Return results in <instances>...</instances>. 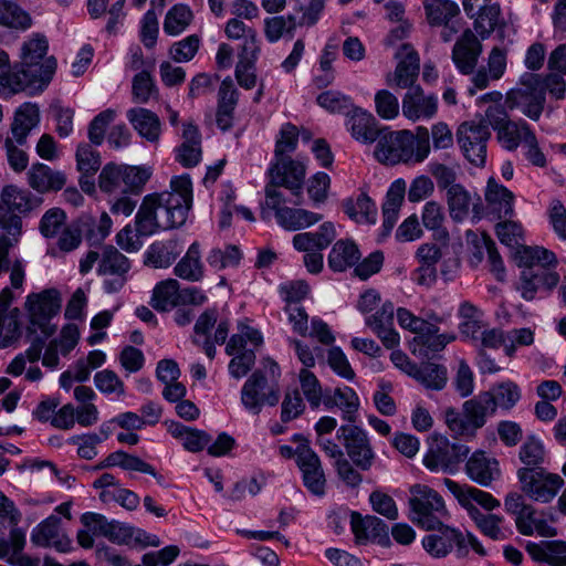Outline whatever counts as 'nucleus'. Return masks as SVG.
I'll return each instance as SVG.
<instances>
[{
  "instance_id": "obj_1",
  "label": "nucleus",
  "mask_w": 566,
  "mask_h": 566,
  "mask_svg": "<svg viewBox=\"0 0 566 566\" xmlns=\"http://www.w3.org/2000/svg\"><path fill=\"white\" fill-rule=\"evenodd\" d=\"M171 191L146 196L136 213L135 228L139 235L172 229L186 222L192 202V185L188 176L176 177Z\"/></svg>"
},
{
  "instance_id": "obj_2",
  "label": "nucleus",
  "mask_w": 566,
  "mask_h": 566,
  "mask_svg": "<svg viewBox=\"0 0 566 566\" xmlns=\"http://www.w3.org/2000/svg\"><path fill=\"white\" fill-rule=\"evenodd\" d=\"M49 43L45 35L35 33L21 49V73L23 80L14 82L15 91L42 90L49 84L56 70V60L45 57Z\"/></svg>"
},
{
  "instance_id": "obj_3",
  "label": "nucleus",
  "mask_w": 566,
  "mask_h": 566,
  "mask_svg": "<svg viewBox=\"0 0 566 566\" xmlns=\"http://www.w3.org/2000/svg\"><path fill=\"white\" fill-rule=\"evenodd\" d=\"M32 209L30 193L13 185L6 186L1 192L0 228L9 235L0 237V273L9 270V249L18 242L21 233L22 220L14 212L24 213Z\"/></svg>"
},
{
  "instance_id": "obj_4",
  "label": "nucleus",
  "mask_w": 566,
  "mask_h": 566,
  "mask_svg": "<svg viewBox=\"0 0 566 566\" xmlns=\"http://www.w3.org/2000/svg\"><path fill=\"white\" fill-rule=\"evenodd\" d=\"M494 413V403L489 391H482L465 400L461 410L453 407L447 408L444 422L454 436L473 438L486 423L488 417Z\"/></svg>"
},
{
  "instance_id": "obj_5",
  "label": "nucleus",
  "mask_w": 566,
  "mask_h": 566,
  "mask_svg": "<svg viewBox=\"0 0 566 566\" xmlns=\"http://www.w3.org/2000/svg\"><path fill=\"white\" fill-rule=\"evenodd\" d=\"M505 103L510 109L521 108L525 116L538 120L546 103L542 76L524 73L520 78V87L507 92Z\"/></svg>"
},
{
  "instance_id": "obj_6",
  "label": "nucleus",
  "mask_w": 566,
  "mask_h": 566,
  "mask_svg": "<svg viewBox=\"0 0 566 566\" xmlns=\"http://www.w3.org/2000/svg\"><path fill=\"white\" fill-rule=\"evenodd\" d=\"M410 493L411 521L427 531L439 527L441 517L447 514L444 502L439 493L420 484L411 486Z\"/></svg>"
},
{
  "instance_id": "obj_7",
  "label": "nucleus",
  "mask_w": 566,
  "mask_h": 566,
  "mask_svg": "<svg viewBox=\"0 0 566 566\" xmlns=\"http://www.w3.org/2000/svg\"><path fill=\"white\" fill-rule=\"evenodd\" d=\"M506 512L515 516V526L524 536L537 534L542 537H554L557 530L552 526L544 513H538L531 504L525 503L518 493H509L504 500Z\"/></svg>"
},
{
  "instance_id": "obj_8",
  "label": "nucleus",
  "mask_w": 566,
  "mask_h": 566,
  "mask_svg": "<svg viewBox=\"0 0 566 566\" xmlns=\"http://www.w3.org/2000/svg\"><path fill=\"white\" fill-rule=\"evenodd\" d=\"M336 437L342 441L348 458L357 469L361 471L371 469L376 453L365 430L354 424H343L337 429Z\"/></svg>"
},
{
  "instance_id": "obj_9",
  "label": "nucleus",
  "mask_w": 566,
  "mask_h": 566,
  "mask_svg": "<svg viewBox=\"0 0 566 566\" xmlns=\"http://www.w3.org/2000/svg\"><path fill=\"white\" fill-rule=\"evenodd\" d=\"M517 476L522 491L542 503L553 500L564 483L558 474L548 473L543 468H521Z\"/></svg>"
},
{
  "instance_id": "obj_10",
  "label": "nucleus",
  "mask_w": 566,
  "mask_h": 566,
  "mask_svg": "<svg viewBox=\"0 0 566 566\" xmlns=\"http://www.w3.org/2000/svg\"><path fill=\"white\" fill-rule=\"evenodd\" d=\"M375 157L386 165L415 160L413 134L408 130L392 133L384 129L377 138Z\"/></svg>"
},
{
  "instance_id": "obj_11",
  "label": "nucleus",
  "mask_w": 566,
  "mask_h": 566,
  "mask_svg": "<svg viewBox=\"0 0 566 566\" xmlns=\"http://www.w3.org/2000/svg\"><path fill=\"white\" fill-rule=\"evenodd\" d=\"M469 447L451 443L446 437H436L423 459L424 465L431 471L454 473L458 465L469 454Z\"/></svg>"
},
{
  "instance_id": "obj_12",
  "label": "nucleus",
  "mask_w": 566,
  "mask_h": 566,
  "mask_svg": "<svg viewBox=\"0 0 566 566\" xmlns=\"http://www.w3.org/2000/svg\"><path fill=\"white\" fill-rule=\"evenodd\" d=\"M279 400L277 385H269L262 370H255L247 379L241 390V402L253 415H259L264 405L275 406Z\"/></svg>"
},
{
  "instance_id": "obj_13",
  "label": "nucleus",
  "mask_w": 566,
  "mask_h": 566,
  "mask_svg": "<svg viewBox=\"0 0 566 566\" xmlns=\"http://www.w3.org/2000/svg\"><path fill=\"white\" fill-rule=\"evenodd\" d=\"M491 132L482 120L464 122L457 130V140L465 158L475 166H483L486 157V143Z\"/></svg>"
},
{
  "instance_id": "obj_14",
  "label": "nucleus",
  "mask_w": 566,
  "mask_h": 566,
  "mask_svg": "<svg viewBox=\"0 0 566 566\" xmlns=\"http://www.w3.org/2000/svg\"><path fill=\"white\" fill-rule=\"evenodd\" d=\"M81 522L88 527L94 535H102L115 544H128L133 537L142 542L146 533L135 530L133 526L118 521H108L104 515L87 512L81 516Z\"/></svg>"
},
{
  "instance_id": "obj_15",
  "label": "nucleus",
  "mask_w": 566,
  "mask_h": 566,
  "mask_svg": "<svg viewBox=\"0 0 566 566\" xmlns=\"http://www.w3.org/2000/svg\"><path fill=\"white\" fill-rule=\"evenodd\" d=\"M305 174V165L292 157L274 159L269 168L270 178L297 198L302 197Z\"/></svg>"
},
{
  "instance_id": "obj_16",
  "label": "nucleus",
  "mask_w": 566,
  "mask_h": 566,
  "mask_svg": "<svg viewBox=\"0 0 566 566\" xmlns=\"http://www.w3.org/2000/svg\"><path fill=\"white\" fill-rule=\"evenodd\" d=\"M395 56L399 62L394 73L387 75L388 85L406 88L407 91L409 87H417L416 82L420 71L418 53L411 45L403 43L400 45Z\"/></svg>"
},
{
  "instance_id": "obj_17",
  "label": "nucleus",
  "mask_w": 566,
  "mask_h": 566,
  "mask_svg": "<svg viewBox=\"0 0 566 566\" xmlns=\"http://www.w3.org/2000/svg\"><path fill=\"white\" fill-rule=\"evenodd\" d=\"M440 534H430L423 537L422 546L432 557L441 558L447 556L453 548L457 547L459 557L465 556L467 539L463 533L455 528L444 526L442 523L439 527Z\"/></svg>"
},
{
  "instance_id": "obj_18",
  "label": "nucleus",
  "mask_w": 566,
  "mask_h": 566,
  "mask_svg": "<svg viewBox=\"0 0 566 566\" xmlns=\"http://www.w3.org/2000/svg\"><path fill=\"white\" fill-rule=\"evenodd\" d=\"M61 517L50 515L38 524L31 533V542L40 547H54L60 553L72 549L71 539L61 531Z\"/></svg>"
},
{
  "instance_id": "obj_19",
  "label": "nucleus",
  "mask_w": 566,
  "mask_h": 566,
  "mask_svg": "<svg viewBox=\"0 0 566 566\" xmlns=\"http://www.w3.org/2000/svg\"><path fill=\"white\" fill-rule=\"evenodd\" d=\"M482 44L471 29H465L452 49V61L462 74L473 73Z\"/></svg>"
},
{
  "instance_id": "obj_20",
  "label": "nucleus",
  "mask_w": 566,
  "mask_h": 566,
  "mask_svg": "<svg viewBox=\"0 0 566 566\" xmlns=\"http://www.w3.org/2000/svg\"><path fill=\"white\" fill-rule=\"evenodd\" d=\"M402 115L412 122L432 118L438 109L434 95H426L420 86L409 87L402 97Z\"/></svg>"
},
{
  "instance_id": "obj_21",
  "label": "nucleus",
  "mask_w": 566,
  "mask_h": 566,
  "mask_svg": "<svg viewBox=\"0 0 566 566\" xmlns=\"http://www.w3.org/2000/svg\"><path fill=\"white\" fill-rule=\"evenodd\" d=\"M296 464L302 472L307 490L314 495H324L326 480L317 453L313 449H301Z\"/></svg>"
},
{
  "instance_id": "obj_22",
  "label": "nucleus",
  "mask_w": 566,
  "mask_h": 566,
  "mask_svg": "<svg viewBox=\"0 0 566 566\" xmlns=\"http://www.w3.org/2000/svg\"><path fill=\"white\" fill-rule=\"evenodd\" d=\"M350 517L352 531L357 544H366L369 541L379 544L389 543L388 526L379 517L373 515L361 517L356 512H353Z\"/></svg>"
},
{
  "instance_id": "obj_23",
  "label": "nucleus",
  "mask_w": 566,
  "mask_h": 566,
  "mask_svg": "<svg viewBox=\"0 0 566 566\" xmlns=\"http://www.w3.org/2000/svg\"><path fill=\"white\" fill-rule=\"evenodd\" d=\"M443 484L454 495L459 504L464 507L469 515H471V507L478 509L474 503H478L483 509L492 511L500 506V501L492 494L469 485H461L451 479H443Z\"/></svg>"
},
{
  "instance_id": "obj_24",
  "label": "nucleus",
  "mask_w": 566,
  "mask_h": 566,
  "mask_svg": "<svg viewBox=\"0 0 566 566\" xmlns=\"http://www.w3.org/2000/svg\"><path fill=\"white\" fill-rule=\"evenodd\" d=\"M24 306L30 318H53L62 307L61 293L53 287L31 293L27 296Z\"/></svg>"
},
{
  "instance_id": "obj_25",
  "label": "nucleus",
  "mask_w": 566,
  "mask_h": 566,
  "mask_svg": "<svg viewBox=\"0 0 566 566\" xmlns=\"http://www.w3.org/2000/svg\"><path fill=\"white\" fill-rule=\"evenodd\" d=\"M465 473L481 486H490L501 475L499 462L494 458L486 457L483 451H475L465 463Z\"/></svg>"
},
{
  "instance_id": "obj_26",
  "label": "nucleus",
  "mask_w": 566,
  "mask_h": 566,
  "mask_svg": "<svg viewBox=\"0 0 566 566\" xmlns=\"http://www.w3.org/2000/svg\"><path fill=\"white\" fill-rule=\"evenodd\" d=\"M400 325L416 334L415 342L433 352L443 349L447 344L454 339V335L438 334L439 328L430 321H400Z\"/></svg>"
},
{
  "instance_id": "obj_27",
  "label": "nucleus",
  "mask_w": 566,
  "mask_h": 566,
  "mask_svg": "<svg viewBox=\"0 0 566 566\" xmlns=\"http://www.w3.org/2000/svg\"><path fill=\"white\" fill-rule=\"evenodd\" d=\"M446 197L449 214L453 221H463L469 216L471 206L475 217L478 219L480 218V211L482 208L481 199L478 197L476 200L479 202H474L472 195L462 185L450 187Z\"/></svg>"
},
{
  "instance_id": "obj_28",
  "label": "nucleus",
  "mask_w": 566,
  "mask_h": 566,
  "mask_svg": "<svg viewBox=\"0 0 566 566\" xmlns=\"http://www.w3.org/2000/svg\"><path fill=\"white\" fill-rule=\"evenodd\" d=\"M336 238V229L333 222H324L316 232H302L293 237V247L301 252H322Z\"/></svg>"
},
{
  "instance_id": "obj_29",
  "label": "nucleus",
  "mask_w": 566,
  "mask_h": 566,
  "mask_svg": "<svg viewBox=\"0 0 566 566\" xmlns=\"http://www.w3.org/2000/svg\"><path fill=\"white\" fill-rule=\"evenodd\" d=\"M55 331L56 325L51 324V321H28L25 325V337L31 345L25 350L24 358L27 357L31 363L38 361L46 340Z\"/></svg>"
},
{
  "instance_id": "obj_30",
  "label": "nucleus",
  "mask_w": 566,
  "mask_h": 566,
  "mask_svg": "<svg viewBox=\"0 0 566 566\" xmlns=\"http://www.w3.org/2000/svg\"><path fill=\"white\" fill-rule=\"evenodd\" d=\"M127 119L143 138L150 143L159 139L161 123L156 113L144 107H134L127 111Z\"/></svg>"
},
{
  "instance_id": "obj_31",
  "label": "nucleus",
  "mask_w": 566,
  "mask_h": 566,
  "mask_svg": "<svg viewBox=\"0 0 566 566\" xmlns=\"http://www.w3.org/2000/svg\"><path fill=\"white\" fill-rule=\"evenodd\" d=\"M361 254L357 244L350 239H340L332 247L327 263L332 271L344 272L356 265Z\"/></svg>"
},
{
  "instance_id": "obj_32",
  "label": "nucleus",
  "mask_w": 566,
  "mask_h": 566,
  "mask_svg": "<svg viewBox=\"0 0 566 566\" xmlns=\"http://www.w3.org/2000/svg\"><path fill=\"white\" fill-rule=\"evenodd\" d=\"M323 403L327 409L339 408L344 412L345 420L354 421L353 415L359 408V398L353 388L345 386L325 390Z\"/></svg>"
},
{
  "instance_id": "obj_33",
  "label": "nucleus",
  "mask_w": 566,
  "mask_h": 566,
  "mask_svg": "<svg viewBox=\"0 0 566 566\" xmlns=\"http://www.w3.org/2000/svg\"><path fill=\"white\" fill-rule=\"evenodd\" d=\"M348 126L352 132V136L361 143L371 144L381 134L384 129L377 127L376 118L359 108L354 109L353 115L348 120Z\"/></svg>"
},
{
  "instance_id": "obj_34",
  "label": "nucleus",
  "mask_w": 566,
  "mask_h": 566,
  "mask_svg": "<svg viewBox=\"0 0 566 566\" xmlns=\"http://www.w3.org/2000/svg\"><path fill=\"white\" fill-rule=\"evenodd\" d=\"M513 193L504 186L497 184L493 178L488 181L485 200L491 211L499 219L510 217L513 213Z\"/></svg>"
},
{
  "instance_id": "obj_35",
  "label": "nucleus",
  "mask_w": 566,
  "mask_h": 566,
  "mask_svg": "<svg viewBox=\"0 0 566 566\" xmlns=\"http://www.w3.org/2000/svg\"><path fill=\"white\" fill-rule=\"evenodd\" d=\"M29 185L39 192L60 190L65 185V177L59 171H53L44 164H36L28 172Z\"/></svg>"
},
{
  "instance_id": "obj_36",
  "label": "nucleus",
  "mask_w": 566,
  "mask_h": 566,
  "mask_svg": "<svg viewBox=\"0 0 566 566\" xmlns=\"http://www.w3.org/2000/svg\"><path fill=\"white\" fill-rule=\"evenodd\" d=\"M182 250V245L175 239L154 242L146 252L145 263L156 269L168 268Z\"/></svg>"
},
{
  "instance_id": "obj_37",
  "label": "nucleus",
  "mask_w": 566,
  "mask_h": 566,
  "mask_svg": "<svg viewBox=\"0 0 566 566\" xmlns=\"http://www.w3.org/2000/svg\"><path fill=\"white\" fill-rule=\"evenodd\" d=\"M514 260L524 270H537L538 268L551 266L557 263L555 254L541 247L522 245L516 250Z\"/></svg>"
},
{
  "instance_id": "obj_38",
  "label": "nucleus",
  "mask_w": 566,
  "mask_h": 566,
  "mask_svg": "<svg viewBox=\"0 0 566 566\" xmlns=\"http://www.w3.org/2000/svg\"><path fill=\"white\" fill-rule=\"evenodd\" d=\"M421 219L423 227L432 231L433 239L441 245H447L450 237L448 230L443 227L446 217L442 206L433 200L426 202Z\"/></svg>"
},
{
  "instance_id": "obj_39",
  "label": "nucleus",
  "mask_w": 566,
  "mask_h": 566,
  "mask_svg": "<svg viewBox=\"0 0 566 566\" xmlns=\"http://www.w3.org/2000/svg\"><path fill=\"white\" fill-rule=\"evenodd\" d=\"M40 120V112L35 104L25 103L15 112L12 123V134L17 143L23 145L28 134Z\"/></svg>"
},
{
  "instance_id": "obj_40",
  "label": "nucleus",
  "mask_w": 566,
  "mask_h": 566,
  "mask_svg": "<svg viewBox=\"0 0 566 566\" xmlns=\"http://www.w3.org/2000/svg\"><path fill=\"white\" fill-rule=\"evenodd\" d=\"M322 218V214L305 209H294L289 207L281 209L276 213L277 223L289 231L308 228L321 221Z\"/></svg>"
},
{
  "instance_id": "obj_41",
  "label": "nucleus",
  "mask_w": 566,
  "mask_h": 566,
  "mask_svg": "<svg viewBox=\"0 0 566 566\" xmlns=\"http://www.w3.org/2000/svg\"><path fill=\"white\" fill-rule=\"evenodd\" d=\"M180 286L175 279L159 282L153 291L151 306L159 312H167L179 306Z\"/></svg>"
},
{
  "instance_id": "obj_42",
  "label": "nucleus",
  "mask_w": 566,
  "mask_h": 566,
  "mask_svg": "<svg viewBox=\"0 0 566 566\" xmlns=\"http://www.w3.org/2000/svg\"><path fill=\"white\" fill-rule=\"evenodd\" d=\"M169 432L181 440L184 448L190 452H199L211 441V437L203 430L190 428L179 422H172Z\"/></svg>"
},
{
  "instance_id": "obj_43",
  "label": "nucleus",
  "mask_w": 566,
  "mask_h": 566,
  "mask_svg": "<svg viewBox=\"0 0 566 566\" xmlns=\"http://www.w3.org/2000/svg\"><path fill=\"white\" fill-rule=\"evenodd\" d=\"M130 269L129 260L113 245L102 248L101 260L98 263L99 274H109L123 276Z\"/></svg>"
},
{
  "instance_id": "obj_44",
  "label": "nucleus",
  "mask_w": 566,
  "mask_h": 566,
  "mask_svg": "<svg viewBox=\"0 0 566 566\" xmlns=\"http://www.w3.org/2000/svg\"><path fill=\"white\" fill-rule=\"evenodd\" d=\"M426 17L430 25H441L454 20L460 14L459 6L451 0H426Z\"/></svg>"
},
{
  "instance_id": "obj_45",
  "label": "nucleus",
  "mask_w": 566,
  "mask_h": 566,
  "mask_svg": "<svg viewBox=\"0 0 566 566\" xmlns=\"http://www.w3.org/2000/svg\"><path fill=\"white\" fill-rule=\"evenodd\" d=\"M345 213L356 222L374 224L376 222L377 209L374 201L361 192L356 200L347 199L344 201Z\"/></svg>"
},
{
  "instance_id": "obj_46",
  "label": "nucleus",
  "mask_w": 566,
  "mask_h": 566,
  "mask_svg": "<svg viewBox=\"0 0 566 566\" xmlns=\"http://www.w3.org/2000/svg\"><path fill=\"white\" fill-rule=\"evenodd\" d=\"M174 272L180 279L190 282H197L203 276L200 249L197 242L189 247L186 255L175 266Z\"/></svg>"
},
{
  "instance_id": "obj_47",
  "label": "nucleus",
  "mask_w": 566,
  "mask_h": 566,
  "mask_svg": "<svg viewBox=\"0 0 566 566\" xmlns=\"http://www.w3.org/2000/svg\"><path fill=\"white\" fill-rule=\"evenodd\" d=\"M526 132L532 130L525 120H510L496 130V138L502 147L512 151L526 139Z\"/></svg>"
},
{
  "instance_id": "obj_48",
  "label": "nucleus",
  "mask_w": 566,
  "mask_h": 566,
  "mask_svg": "<svg viewBox=\"0 0 566 566\" xmlns=\"http://www.w3.org/2000/svg\"><path fill=\"white\" fill-rule=\"evenodd\" d=\"M298 381L302 394L312 409H317L324 400V391L318 378L307 368L298 371Z\"/></svg>"
},
{
  "instance_id": "obj_49",
  "label": "nucleus",
  "mask_w": 566,
  "mask_h": 566,
  "mask_svg": "<svg viewBox=\"0 0 566 566\" xmlns=\"http://www.w3.org/2000/svg\"><path fill=\"white\" fill-rule=\"evenodd\" d=\"M297 27L295 15H276L264 20V34L269 42H277L284 34L291 38Z\"/></svg>"
},
{
  "instance_id": "obj_50",
  "label": "nucleus",
  "mask_w": 566,
  "mask_h": 566,
  "mask_svg": "<svg viewBox=\"0 0 566 566\" xmlns=\"http://www.w3.org/2000/svg\"><path fill=\"white\" fill-rule=\"evenodd\" d=\"M474 18V30L482 40L490 36L501 22V9L497 3L486 6L481 11H476Z\"/></svg>"
},
{
  "instance_id": "obj_51",
  "label": "nucleus",
  "mask_w": 566,
  "mask_h": 566,
  "mask_svg": "<svg viewBox=\"0 0 566 566\" xmlns=\"http://www.w3.org/2000/svg\"><path fill=\"white\" fill-rule=\"evenodd\" d=\"M247 343H251L254 347L263 344V336L261 332L245 323H240L238 333L231 336L227 344L226 352L228 355H233L235 352L244 348Z\"/></svg>"
},
{
  "instance_id": "obj_52",
  "label": "nucleus",
  "mask_w": 566,
  "mask_h": 566,
  "mask_svg": "<svg viewBox=\"0 0 566 566\" xmlns=\"http://www.w3.org/2000/svg\"><path fill=\"white\" fill-rule=\"evenodd\" d=\"M0 24L14 29H27L31 25V18L17 3L0 0Z\"/></svg>"
},
{
  "instance_id": "obj_53",
  "label": "nucleus",
  "mask_w": 566,
  "mask_h": 566,
  "mask_svg": "<svg viewBox=\"0 0 566 566\" xmlns=\"http://www.w3.org/2000/svg\"><path fill=\"white\" fill-rule=\"evenodd\" d=\"M293 331L301 336L316 338L324 345H331L335 337L324 321H294Z\"/></svg>"
},
{
  "instance_id": "obj_54",
  "label": "nucleus",
  "mask_w": 566,
  "mask_h": 566,
  "mask_svg": "<svg viewBox=\"0 0 566 566\" xmlns=\"http://www.w3.org/2000/svg\"><path fill=\"white\" fill-rule=\"evenodd\" d=\"M489 395L491 396L494 403V412L496 411L497 407L510 410L521 398V392L517 385L512 381L502 382L495 386L492 390L489 391Z\"/></svg>"
},
{
  "instance_id": "obj_55",
  "label": "nucleus",
  "mask_w": 566,
  "mask_h": 566,
  "mask_svg": "<svg viewBox=\"0 0 566 566\" xmlns=\"http://www.w3.org/2000/svg\"><path fill=\"white\" fill-rule=\"evenodd\" d=\"M191 20V10L187 6L177 4L167 12L164 31L170 35H177L190 24Z\"/></svg>"
},
{
  "instance_id": "obj_56",
  "label": "nucleus",
  "mask_w": 566,
  "mask_h": 566,
  "mask_svg": "<svg viewBox=\"0 0 566 566\" xmlns=\"http://www.w3.org/2000/svg\"><path fill=\"white\" fill-rule=\"evenodd\" d=\"M470 517L474 521L479 530L494 541L504 539V533L500 527L502 517L495 514H484L479 509L471 507Z\"/></svg>"
},
{
  "instance_id": "obj_57",
  "label": "nucleus",
  "mask_w": 566,
  "mask_h": 566,
  "mask_svg": "<svg viewBox=\"0 0 566 566\" xmlns=\"http://www.w3.org/2000/svg\"><path fill=\"white\" fill-rule=\"evenodd\" d=\"M132 95L133 99L139 104L148 103L150 98L158 97L157 87L148 72L142 71L134 76Z\"/></svg>"
},
{
  "instance_id": "obj_58",
  "label": "nucleus",
  "mask_w": 566,
  "mask_h": 566,
  "mask_svg": "<svg viewBox=\"0 0 566 566\" xmlns=\"http://www.w3.org/2000/svg\"><path fill=\"white\" fill-rule=\"evenodd\" d=\"M447 368L442 365L426 363L421 365V371L418 381L426 388L441 390L447 384Z\"/></svg>"
},
{
  "instance_id": "obj_59",
  "label": "nucleus",
  "mask_w": 566,
  "mask_h": 566,
  "mask_svg": "<svg viewBox=\"0 0 566 566\" xmlns=\"http://www.w3.org/2000/svg\"><path fill=\"white\" fill-rule=\"evenodd\" d=\"M297 143V127L290 123L284 124L275 143L274 159L291 157V153L296 149Z\"/></svg>"
},
{
  "instance_id": "obj_60",
  "label": "nucleus",
  "mask_w": 566,
  "mask_h": 566,
  "mask_svg": "<svg viewBox=\"0 0 566 566\" xmlns=\"http://www.w3.org/2000/svg\"><path fill=\"white\" fill-rule=\"evenodd\" d=\"M217 321H197L195 327H193V337L192 342L198 345L202 346L206 355L213 359L216 356V347L214 342L211 340V331L214 329V324Z\"/></svg>"
},
{
  "instance_id": "obj_61",
  "label": "nucleus",
  "mask_w": 566,
  "mask_h": 566,
  "mask_svg": "<svg viewBox=\"0 0 566 566\" xmlns=\"http://www.w3.org/2000/svg\"><path fill=\"white\" fill-rule=\"evenodd\" d=\"M545 451L542 442L534 438L525 441L520 449V460L525 464L524 468H542Z\"/></svg>"
},
{
  "instance_id": "obj_62",
  "label": "nucleus",
  "mask_w": 566,
  "mask_h": 566,
  "mask_svg": "<svg viewBox=\"0 0 566 566\" xmlns=\"http://www.w3.org/2000/svg\"><path fill=\"white\" fill-rule=\"evenodd\" d=\"M492 327L485 321H463L459 325L460 335L464 340L471 342L478 348L486 338Z\"/></svg>"
},
{
  "instance_id": "obj_63",
  "label": "nucleus",
  "mask_w": 566,
  "mask_h": 566,
  "mask_svg": "<svg viewBox=\"0 0 566 566\" xmlns=\"http://www.w3.org/2000/svg\"><path fill=\"white\" fill-rule=\"evenodd\" d=\"M114 109H105L96 115L88 125V138L92 144L101 145L105 138L107 126L115 119Z\"/></svg>"
},
{
  "instance_id": "obj_64",
  "label": "nucleus",
  "mask_w": 566,
  "mask_h": 566,
  "mask_svg": "<svg viewBox=\"0 0 566 566\" xmlns=\"http://www.w3.org/2000/svg\"><path fill=\"white\" fill-rule=\"evenodd\" d=\"M94 384L96 388L103 394H117L122 396L125 394L123 381L117 374L109 369H104L95 374Z\"/></svg>"
}]
</instances>
